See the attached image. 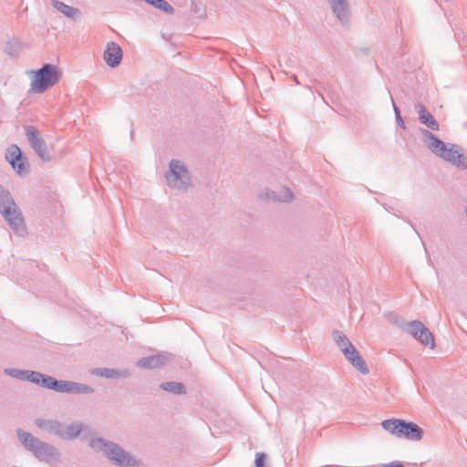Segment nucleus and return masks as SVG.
I'll return each instance as SVG.
<instances>
[{
  "instance_id": "obj_1",
  "label": "nucleus",
  "mask_w": 467,
  "mask_h": 467,
  "mask_svg": "<svg viewBox=\"0 0 467 467\" xmlns=\"http://www.w3.org/2000/svg\"><path fill=\"white\" fill-rule=\"evenodd\" d=\"M415 110L419 116L420 122L427 127V129H420L422 142L427 149L437 157L457 168L467 170V154L460 152L458 145L444 142L431 131H438L440 130V124L433 115L420 103L415 105Z\"/></svg>"
},
{
  "instance_id": "obj_2",
  "label": "nucleus",
  "mask_w": 467,
  "mask_h": 467,
  "mask_svg": "<svg viewBox=\"0 0 467 467\" xmlns=\"http://www.w3.org/2000/svg\"><path fill=\"white\" fill-rule=\"evenodd\" d=\"M16 433L23 446L38 461L49 463L59 459L60 453L54 445L45 442L21 429H18Z\"/></svg>"
},
{
  "instance_id": "obj_3",
  "label": "nucleus",
  "mask_w": 467,
  "mask_h": 467,
  "mask_svg": "<svg viewBox=\"0 0 467 467\" xmlns=\"http://www.w3.org/2000/svg\"><path fill=\"white\" fill-rule=\"evenodd\" d=\"M89 446L97 452H103L107 458L119 466H137L139 462L130 453L113 441L96 437L89 441Z\"/></svg>"
},
{
  "instance_id": "obj_4",
  "label": "nucleus",
  "mask_w": 467,
  "mask_h": 467,
  "mask_svg": "<svg viewBox=\"0 0 467 467\" xmlns=\"http://www.w3.org/2000/svg\"><path fill=\"white\" fill-rule=\"evenodd\" d=\"M0 213L15 234L24 236L26 227L22 213L18 210L10 192L0 185Z\"/></svg>"
},
{
  "instance_id": "obj_5",
  "label": "nucleus",
  "mask_w": 467,
  "mask_h": 467,
  "mask_svg": "<svg viewBox=\"0 0 467 467\" xmlns=\"http://www.w3.org/2000/svg\"><path fill=\"white\" fill-rule=\"evenodd\" d=\"M29 93L41 94L59 82L61 72L53 64L46 63L40 68L32 71Z\"/></svg>"
},
{
  "instance_id": "obj_6",
  "label": "nucleus",
  "mask_w": 467,
  "mask_h": 467,
  "mask_svg": "<svg viewBox=\"0 0 467 467\" xmlns=\"http://www.w3.org/2000/svg\"><path fill=\"white\" fill-rule=\"evenodd\" d=\"M381 427L390 434L410 441L422 440L424 431L418 424L402 419H389L381 422Z\"/></svg>"
},
{
  "instance_id": "obj_7",
  "label": "nucleus",
  "mask_w": 467,
  "mask_h": 467,
  "mask_svg": "<svg viewBox=\"0 0 467 467\" xmlns=\"http://www.w3.org/2000/svg\"><path fill=\"white\" fill-rule=\"evenodd\" d=\"M165 180L169 187L177 190H186L191 184V175L184 165L179 160L172 159L169 163V171L165 173Z\"/></svg>"
},
{
  "instance_id": "obj_8",
  "label": "nucleus",
  "mask_w": 467,
  "mask_h": 467,
  "mask_svg": "<svg viewBox=\"0 0 467 467\" xmlns=\"http://www.w3.org/2000/svg\"><path fill=\"white\" fill-rule=\"evenodd\" d=\"M25 132L30 147L34 150L36 155L44 161L51 160L47 152V146L38 130L33 125L25 127Z\"/></svg>"
},
{
  "instance_id": "obj_9",
  "label": "nucleus",
  "mask_w": 467,
  "mask_h": 467,
  "mask_svg": "<svg viewBox=\"0 0 467 467\" xmlns=\"http://www.w3.org/2000/svg\"><path fill=\"white\" fill-rule=\"evenodd\" d=\"M5 159L13 170L20 176H25L29 172V163L27 159L16 144H12L7 148Z\"/></svg>"
},
{
  "instance_id": "obj_10",
  "label": "nucleus",
  "mask_w": 467,
  "mask_h": 467,
  "mask_svg": "<svg viewBox=\"0 0 467 467\" xmlns=\"http://www.w3.org/2000/svg\"><path fill=\"white\" fill-rule=\"evenodd\" d=\"M405 331L422 345L429 346L431 348L435 347L433 334L420 321L413 320L408 322Z\"/></svg>"
},
{
  "instance_id": "obj_11",
  "label": "nucleus",
  "mask_w": 467,
  "mask_h": 467,
  "mask_svg": "<svg viewBox=\"0 0 467 467\" xmlns=\"http://www.w3.org/2000/svg\"><path fill=\"white\" fill-rule=\"evenodd\" d=\"M55 391L69 394H91L94 392V389L87 384L58 379Z\"/></svg>"
},
{
  "instance_id": "obj_12",
  "label": "nucleus",
  "mask_w": 467,
  "mask_h": 467,
  "mask_svg": "<svg viewBox=\"0 0 467 467\" xmlns=\"http://www.w3.org/2000/svg\"><path fill=\"white\" fill-rule=\"evenodd\" d=\"M123 51L119 44L110 41L106 45L103 58L106 64L110 67H118L122 59Z\"/></svg>"
},
{
  "instance_id": "obj_13",
  "label": "nucleus",
  "mask_w": 467,
  "mask_h": 467,
  "mask_svg": "<svg viewBox=\"0 0 467 467\" xmlns=\"http://www.w3.org/2000/svg\"><path fill=\"white\" fill-rule=\"evenodd\" d=\"M343 354L356 369L364 375L368 374L369 369L365 360L353 345L348 348H346Z\"/></svg>"
},
{
  "instance_id": "obj_14",
  "label": "nucleus",
  "mask_w": 467,
  "mask_h": 467,
  "mask_svg": "<svg viewBox=\"0 0 467 467\" xmlns=\"http://www.w3.org/2000/svg\"><path fill=\"white\" fill-rule=\"evenodd\" d=\"M36 425L42 431L63 439L65 425L63 422L57 420L37 419L36 420Z\"/></svg>"
},
{
  "instance_id": "obj_15",
  "label": "nucleus",
  "mask_w": 467,
  "mask_h": 467,
  "mask_svg": "<svg viewBox=\"0 0 467 467\" xmlns=\"http://www.w3.org/2000/svg\"><path fill=\"white\" fill-rule=\"evenodd\" d=\"M51 4L55 9L72 21H78L82 18V12L77 7L70 6L59 0H51Z\"/></svg>"
},
{
  "instance_id": "obj_16",
  "label": "nucleus",
  "mask_w": 467,
  "mask_h": 467,
  "mask_svg": "<svg viewBox=\"0 0 467 467\" xmlns=\"http://www.w3.org/2000/svg\"><path fill=\"white\" fill-rule=\"evenodd\" d=\"M168 354H157L141 358L140 359L138 360L137 365L140 368L151 369L165 365L168 362Z\"/></svg>"
},
{
  "instance_id": "obj_17",
  "label": "nucleus",
  "mask_w": 467,
  "mask_h": 467,
  "mask_svg": "<svg viewBox=\"0 0 467 467\" xmlns=\"http://www.w3.org/2000/svg\"><path fill=\"white\" fill-rule=\"evenodd\" d=\"M334 15L342 23L347 24L349 19V6L347 0H327Z\"/></svg>"
},
{
  "instance_id": "obj_18",
  "label": "nucleus",
  "mask_w": 467,
  "mask_h": 467,
  "mask_svg": "<svg viewBox=\"0 0 467 467\" xmlns=\"http://www.w3.org/2000/svg\"><path fill=\"white\" fill-rule=\"evenodd\" d=\"M95 375L106 378V379H118L123 378L126 379L130 377V373L128 369L118 370L115 368H96L93 372Z\"/></svg>"
},
{
  "instance_id": "obj_19",
  "label": "nucleus",
  "mask_w": 467,
  "mask_h": 467,
  "mask_svg": "<svg viewBox=\"0 0 467 467\" xmlns=\"http://www.w3.org/2000/svg\"><path fill=\"white\" fill-rule=\"evenodd\" d=\"M84 425L79 422H73L69 424L68 426L64 425V440L72 441L78 437V435L83 431Z\"/></svg>"
},
{
  "instance_id": "obj_20",
  "label": "nucleus",
  "mask_w": 467,
  "mask_h": 467,
  "mask_svg": "<svg viewBox=\"0 0 467 467\" xmlns=\"http://www.w3.org/2000/svg\"><path fill=\"white\" fill-rule=\"evenodd\" d=\"M160 388L167 392L172 393L174 395H182L186 393V388L183 383L176 382V381H167L162 382L160 385Z\"/></svg>"
},
{
  "instance_id": "obj_21",
  "label": "nucleus",
  "mask_w": 467,
  "mask_h": 467,
  "mask_svg": "<svg viewBox=\"0 0 467 467\" xmlns=\"http://www.w3.org/2000/svg\"><path fill=\"white\" fill-rule=\"evenodd\" d=\"M333 336L336 344L343 353L345 352L346 348H348L349 347L352 346V343L342 331L335 330Z\"/></svg>"
},
{
  "instance_id": "obj_22",
  "label": "nucleus",
  "mask_w": 467,
  "mask_h": 467,
  "mask_svg": "<svg viewBox=\"0 0 467 467\" xmlns=\"http://www.w3.org/2000/svg\"><path fill=\"white\" fill-rule=\"evenodd\" d=\"M281 193L283 194L282 196L278 195L275 192L272 191L267 192V197L273 199L274 201L283 202H290L293 199V192L286 187L282 189Z\"/></svg>"
},
{
  "instance_id": "obj_23",
  "label": "nucleus",
  "mask_w": 467,
  "mask_h": 467,
  "mask_svg": "<svg viewBox=\"0 0 467 467\" xmlns=\"http://www.w3.org/2000/svg\"><path fill=\"white\" fill-rule=\"evenodd\" d=\"M4 373L11 378L27 381L29 370L19 368H5Z\"/></svg>"
},
{
  "instance_id": "obj_24",
  "label": "nucleus",
  "mask_w": 467,
  "mask_h": 467,
  "mask_svg": "<svg viewBox=\"0 0 467 467\" xmlns=\"http://www.w3.org/2000/svg\"><path fill=\"white\" fill-rule=\"evenodd\" d=\"M5 53L9 57H16L19 53V43L17 41H7L5 43Z\"/></svg>"
},
{
  "instance_id": "obj_25",
  "label": "nucleus",
  "mask_w": 467,
  "mask_h": 467,
  "mask_svg": "<svg viewBox=\"0 0 467 467\" xmlns=\"http://www.w3.org/2000/svg\"><path fill=\"white\" fill-rule=\"evenodd\" d=\"M57 381H58L57 379H56V378H54L52 376L45 374L43 381H42V384H41L40 387L55 391V389L57 388Z\"/></svg>"
},
{
  "instance_id": "obj_26",
  "label": "nucleus",
  "mask_w": 467,
  "mask_h": 467,
  "mask_svg": "<svg viewBox=\"0 0 467 467\" xmlns=\"http://www.w3.org/2000/svg\"><path fill=\"white\" fill-rule=\"evenodd\" d=\"M44 376V373L29 370L27 381L41 386Z\"/></svg>"
},
{
  "instance_id": "obj_27",
  "label": "nucleus",
  "mask_w": 467,
  "mask_h": 467,
  "mask_svg": "<svg viewBox=\"0 0 467 467\" xmlns=\"http://www.w3.org/2000/svg\"><path fill=\"white\" fill-rule=\"evenodd\" d=\"M391 318L389 319L391 322H393L398 327L401 328L402 330H406L408 322H405L402 317L397 316V315H391Z\"/></svg>"
},
{
  "instance_id": "obj_28",
  "label": "nucleus",
  "mask_w": 467,
  "mask_h": 467,
  "mask_svg": "<svg viewBox=\"0 0 467 467\" xmlns=\"http://www.w3.org/2000/svg\"><path fill=\"white\" fill-rule=\"evenodd\" d=\"M265 460H266V454L265 452H257L255 454V460H254L255 467H266Z\"/></svg>"
},
{
  "instance_id": "obj_29",
  "label": "nucleus",
  "mask_w": 467,
  "mask_h": 467,
  "mask_svg": "<svg viewBox=\"0 0 467 467\" xmlns=\"http://www.w3.org/2000/svg\"><path fill=\"white\" fill-rule=\"evenodd\" d=\"M191 10L198 15L199 17H202L204 14V12L202 10V8L200 6H198V5L195 3L194 0H192V3H191Z\"/></svg>"
},
{
  "instance_id": "obj_30",
  "label": "nucleus",
  "mask_w": 467,
  "mask_h": 467,
  "mask_svg": "<svg viewBox=\"0 0 467 467\" xmlns=\"http://www.w3.org/2000/svg\"><path fill=\"white\" fill-rule=\"evenodd\" d=\"M395 119H396V121L398 123V125L402 128V129H406V126H405V123H404V120L400 115V111H398L397 112V115L395 116Z\"/></svg>"
},
{
  "instance_id": "obj_31",
  "label": "nucleus",
  "mask_w": 467,
  "mask_h": 467,
  "mask_svg": "<svg viewBox=\"0 0 467 467\" xmlns=\"http://www.w3.org/2000/svg\"><path fill=\"white\" fill-rule=\"evenodd\" d=\"M385 467H406L400 462L395 461L385 465Z\"/></svg>"
},
{
  "instance_id": "obj_32",
  "label": "nucleus",
  "mask_w": 467,
  "mask_h": 467,
  "mask_svg": "<svg viewBox=\"0 0 467 467\" xmlns=\"http://www.w3.org/2000/svg\"><path fill=\"white\" fill-rule=\"evenodd\" d=\"M390 99H391V102H392V106H393L394 113H395V116H396V115H397V112H398V111H400V109L397 107V105L395 104V101H394L393 98H392V97H390Z\"/></svg>"
},
{
  "instance_id": "obj_33",
  "label": "nucleus",
  "mask_w": 467,
  "mask_h": 467,
  "mask_svg": "<svg viewBox=\"0 0 467 467\" xmlns=\"http://www.w3.org/2000/svg\"><path fill=\"white\" fill-rule=\"evenodd\" d=\"M385 209H386L388 212H391V213H392L394 215H396L397 217H400V216L398 214V212H399V211H394V209H393V208H390V207H389V208H388V207H386V206H385Z\"/></svg>"
},
{
  "instance_id": "obj_34",
  "label": "nucleus",
  "mask_w": 467,
  "mask_h": 467,
  "mask_svg": "<svg viewBox=\"0 0 467 467\" xmlns=\"http://www.w3.org/2000/svg\"><path fill=\"white\" fill-rule=\"evenodd\" d=\"M403 220H404L407 223H409V224H410L413 229H415V228H414V226H413V224H412V223H411L409 219H403ZM414 231H415L416 233H418L416 230H414ZM417 234L419 235V234Z\"/></svg>"
},
{
  "instance_id": "obj_35",
  "label": "nucleus",
  "mask_w": 467,
  "mask_h": 467,
  "mask_svg": "<svg viewBox=\"0 0 467 467\" xmlns=\"http://www.w3.org/2000/svg\"><path fill=\"white\" fill-rule=\"evenodd\" d=\"M294 79H295V81H296L297 84L299 83V82H298V80H297V78H296V77H294Z\"/></svg>"
}]
</instances>
